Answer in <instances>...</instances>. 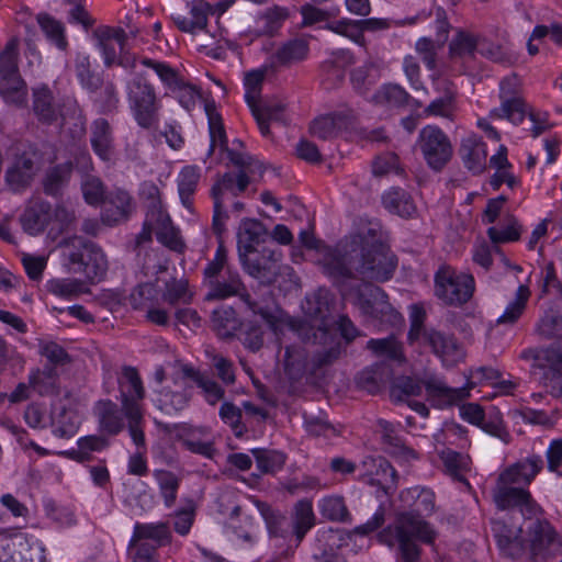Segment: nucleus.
<instances>
[{
	"label": "nucleus",
	"mask_w": 562,
	"mask_h": 562,
	"mask_svg": "<svg viewBox=\"0 0 562 562\" xmlns=\"http://www.w3.org/2000/svg\"><path fill=\"white\" fill-rule=\"evenodd\" d=\"M397 267V257L383 243L378 220L361 218L356 233L345 236L324 258V273L337 286L351 280L386 282Z\"/></svg>",
	"instance_id": "1"
},
{
	"label": "nucleus",
	"mask_w": 562,
	"mask_h": 562,
	"mask_svg": "<svg viewBox=\"0 0 562 562\" xmlns=\"http://www.w3.org/2000/svg\"><path fill=\"white\" fill-rule=\"evenodd\" d=\"M435 512V493L420 488L414 509L400 513L393 525L379 532L381 543L397 546L404 562H419L422 549L418 542L432 546L438 537L435 528L424 519Z\"/></svg>",
	"instance_id": "2"
},
{
	"label": "nucleus",
	"mask_w": 562,
	"mask_h": 562,
	"mask_svg": "<svg viewBox=\"0 0 562 562\" xmlns=\"http://www.w3.org/2000/svg\"><path fill=\"white\" fill-rule=\"evenodd\" d=\"M519 359L531 361L530 375L548 394L562 401V339L524 349Z\"/></svg>",
	"instance_id": "3"
},
{
	"label": "nucleus",
	"mask_w": 562,
	"mask_h": 562,
	"mask_svg": "<svg viewBox=\"0 0 562 562\" xmlns=\"http://www.w3.org/2000/svg\"><path fill=\"white\" fill-rule=\"evenodd\" d=\"M120 402L127 420L130 436L137 447H145L143 430L144 411L142 402L145 398V387L136 368L124 366L117 379Z\"/></svg>",
	"instance_id": "4"
},
{
	"label": "nucleus",
	"mask_w": 562,
	"mask_h": 562,
	"mask_svg": "<svg viewBox=\"0 0 562 562\" xmlns=\"http://www.w3.org/2000/svg\"><path fill=\"white\" fill-rule=\"evenodd\" d=\"M126 98L137 125L144 130L157 128L161 103L155 87L144 74H136L127 81Z\"/></svg>",
	"instance_id": "5"
},
{
	"label": "nucleus",
	"mask_w": 562,
	"mask_h": 562,
	"mask_svg": "<svg viewBox=\"0 0 562 562\" xmlns=\"http://www.w3.org/2000/svg\"><path fill=\"white\" fill-rule=\"evenodd\" d=\"M61 245L67 249L69 269L82 273L90 281L100 280L106 272V258L94 243L79 236L65 239Z\"/></svg>",
	"instance_id": "6"
},
{
	"label": "nucleus",
	"mask_w": 562,
	"mask_h": 562,
	"mask_svg": "<svg viewBox=\"0 0 562 562\" xmlns=\"http://www.w3.org/2000/svg\"><path fill=\"white\" fill-rule=\"evenodd\" d=\"M207 292L206 301L225 300L232 296H238L255 314H259L267 325L273 330L278 329V318L268 310L258 307V304L251 301L244 282L238 272L227 268L223 276L205 283Z\"/></svg>",
	"instance_id": "7"
},
{
	"label": "nucleus",
	"mask_w": 562,
	"mask_h": 562,
	"mask_svg": "<svg viewBox=\"0 0 562 562\" xmlns=\"http://www.w3.org/2000/svg\"><path fill=\"white\" fill-rule=\"evenodd\" d=\"M435 295L445 304L461 306L471 300L475 289L472 274L457 273L450 266H441L435 273Z\"/></svg>",
	"instance_id": "8"
},
{
	"label": "nucleus",
	"mask_w": 562,
	"mask_h": 562,
	"mask_svg": "<svg viewBox=\"0 0 562 562\" xmlns=\"http://www.w3.org/2000/svg\"><path fill=\"white\" fill-rule=\"evenodd\" d=\"M356 306L364 316L380 324L397 326L403 323V316L389 302L383 289L372 283H364L357 289Z\"/></svg>",
	"instance_id": "9"
},
{
	"label": "nucleus",
	"mask_w": 562,
	"mask_h": 562,
	"mask_svg": "<svg viewBox=\"0 0 562 562\" xmlns=\"http://www.w3.org/2000/svg\"><path fill=\"white\" fill-rule=\"evenodd\" d=\"M416 146L427 166L435 171L442 170L452 158L451 142L445 132L436 125H426L419 131Z\"/></svg>",
	"instance_id": "10"
},
{
	"label": "nucleus",
	"mask_w": 562,
	"mask_h": 562,
	"mask_svg": "<svg viewBox=\"0 0 562 562\" xmlns=\"http://www.w3.org/2000/svg\"><path fill=\"white\" fill-rule=\"evenodd\" d=\"M41 153L33 145H21L15 149L12 162L5 171V181L15 192L27 188L40 169Z\"/></svg>",
	"instance_id": "11"
},
{
	"label": "nucleus",
	"mask_w": 562,
	"mask_h": 562,
	"mask_svg": "<svg viewBox=\"0 0 562 562\" xmlns=\"http://www.w3.org/2000/svg\"><path fill=\"white\" fill-rule=\"evenodd\" d=\"M238 256L244 270L261 284H272L280 274V251L265 247L261 251L256 249V252L247 254L239 247Z\"/></svg>",
	"instance_id": "12"
},
{
	"label": "nucleus",
	"mask_w": 562,
	"mask_h": 562,
	"mask_svg": "<svg viewBox=\"0 0 562 562\" xmlns=\"http://www.w3.org/2000/svg\"><path fill=\"white\" fill-rule=\"evenodd\" d=\"M359 469L361 471V480L371 485L376 486L385 495H392L398 483L396 470L383 457H366Z\"/></svg>",
	"instance_id": "13"
},
{
	"label": "nucleus",
	"mask_w": 562,
	"mask_h": 562,
	"mask_svg": "<svg viewBox=\"0 0 562 562\" xmlns=\"http://www.w3.org/2000/svg\"><path fill=\"white\" fill-rule=\"evenodd\" d=\"M0 562H46L45 548L34 537L19 533L2 546Z\"/></svg>",
	"instance_id": "14"
},
{
	"label": "nucleus",
	"mask_w": 562,
	"mask_h": 562,
	"mask_svg": "<svg viewBox=\"0 0 562 562\" xmlns=\"http://www.w3.org/2000/svg\"><path fill=\"white\" fill-rule=\"evenodd\" d=\"M379 434L382 450L392 458L411 462L418 459L417 452L406 445L405 438L401 435V425H395L385 419L378 420Z\"/></svg>",
	"instance_id": "15"
},
{
	"label": "nucleus",
	"mask_w": 562,
	"mask_h": 562,
	"mask_svg": "<svg viewBox=\"0 0 562 562\" xmlns=\"http://www.w3.org/2000/svg\"><path fill=\"white\" fill-rule=\"evenodd\" d=\"M101 204L102 220L110 225L126 221L135 209L132 195L122 189L110 191Z\"/></svg>",
	"instance_id": "16"
},
{
	"label": "nucleus",
	"mask_w": 562,
	"mask_h": 562,
	"mask_svg": "<svg viewBox=\"0 0 562 562\" xmlns=\"http://www.w3.org/2000/svg\"><path fill=\"white\" fill-rule=\"evenodd\" d=\"M493 501L501 510L519 507L521 512L533 513L535 504L531 494L524 487L499 484L493 491Z\"/></svg>",
	"instance_id": "17"
},
{
	"label": "nucleus",
	"mask_w": 562,
	"mask_h": 562,
	"mask_svg": "<svg viewBox=\"0 0 562 562\" xmlns=\"http://www.w3.org/2000/svg\"><path fill=\"white\" fill-rule=\"evenodd\" d=\"M90 144L100 159L112 160L115 150L114 130L106 119L98 117L91 123Z\"/></svg>",
	"instance_id": "18"
},
{
	"label": "nucleus",
	"mask_w": 562,
	"mask_h": 562,
	"mask_svg": "<svg viewBox=\"0 0 562 562\" xmlns=\"http://www.w3.org/2000/svg\"><path fill=\"white\" fill-rule=\"evenodd\" d=\"M424 342L446 363H457L463 358V351L452 335L431 328L424 331Z\"/></svg>",
	"instance_id": "19"
},
{
	"label": "nucleus",
	"mask_w": 562,
	"mask_h": 562,
	"mask_svg": "<svg viewBox=\"0 0 562 562\" xmlns=\"http://www.w3.org/2000/svg\"><path fill=\"white\" fill-rule=\"evenodd\" d=\"M459 155L472 175H481L486 169V145L480 136L472 134L464 137L460 144Z\"/></svg>",
	"instance_id": "20"
},
{
	"label": "nucleus",
	"mask_w": 562,
	"mask_h": 562,
	"mask_svg": "<svg viewBox=\"0 0 562 562\" xmlns=\"http://www.w3.org/2000/svg\"><path fill=\"white\" fill-rule=\"evenodd\" d=\"M183 378L190 379L201 390L205 402L209 405H216L225 397L224 387L216 382L207 372L195 369L191 364L181 367Z\"/></svg>",
	"instance_id": "21"
},
{
	"label": "nucleus",
	"mask_w": 562,
	"mask_h": 562,
	"mask_svg": "<svg viewBox=\"0 0 562 562\" xmlns=\"http://www.w3.org/2000/svg\"><path fill=\"white\" fill-rule=\"evenodd\" d=\"M50 204L43 200L31 202L20 216L22 228L29 235H37L46 228L50 221Z\"/></svg>",
	"instance_id": "22"
},
{
	"label": "nucleus",
	"mask_w": 562,
	"mask_h": 562,
	"mask_svg": "<svg viewBox=\"0 0 562 562\" xmlns=\"http://www.w3.org/2000/svg\"><path fill=\"white\" fill-rule=\"evenodd\" d=\"M32 109L36 119L43 124L50 125L60 116V106L47 86L33 89Z\"/></svg>",
	"instance_id": "23"
},
{
	"label": "nucleus",
	"mask_w": 562,
	"mask_h": 562,
	"mask_svg": "<svg viewBox=\"0 0 562 562\" xmlns=\"http://www.w3.org/2000/svg\"><path fill=\"white\" fill-rule=\"evenodd\" d=\"M29 382L40 396H56L60 393V372L54 366L32 369Z\"/></svg>",
	"instance_id": "24"
},
{
	"label": "nucleus",
	"mask_w": 562,
	"mask_h": 562,
	"mask_svg": "<svg viewBox=\"0 0 562 562\" xmlns=\"http://www.w3.org/2000/svg\"><path fill=\"white\" fill-rule=\"evenodd\" d=\"M93 37L101 49L106 66H111L117 56V52L112 42H116L121 48H124L127 40L126 32L121 27L99 26L93 31Z\"/></svg>",
	"instance_id": "25"
},
{
	"label": "nucleus",
	"mask_w": 562,
	"mask_h": 562,
	"mask_svg": "<svg viewBox=\"0 0 562 562\" xmlns=\"http://www.w3.org/2000/svg\"><path fill=\"white\" fill-rule=\"evenodd\" d=\"M439 459L447 475L470 488V483L465 476L472 469V460L469 454L446 448L439 452Z\"/></svg>",
	"instance_id": "26"
},
{
	"label": "nucleus",
	"mask_w": 562,
	"mask_h": 562,
	"mask_svg": "<svg viewBox=\"0 0 562 562\" xmlns=\"http://www.w3.org/2000/svg\"><path fill=\"white\" fill-rule=\"evenodd\" d=\"M308 53V38L302 35L283 42L272 57L278 66L289 67L306 59Z\"/></svg>",
	"instance_id": "27"
},
{
	"label": "nucleus",
	"mask_w": 562,
	"mask_h": 562,
	"mask_svg": "<svg viewBox=\"0 0 562 562\" xmlns=\"http://www.w3.org/2000/svg\"><path fill=\"white\" fill-rule=\"evenodd\" d=\"M99 428L101 431L115 436L124 429V413L111 400H101L97 402L94 407Z\"/></svg>",
	"instance_id": "28"
},
{
	"label": "nucleus",
	"mask_w": 562,
	"mask_h": 562,
	"mask_svg": "<svg viewBox=\"0 0 562 562\" xmlns=\"http://www.w3.org/2000/svg\"><path fill=\"white\" fill-rule=\"evenodd\" d=\"M372 101L390 109H402L406 106L419 108L422 103L413 99L401 86L395 83L383 85L372 97Z\"/></svg>",
	"instance_id": "29"
},
{
	"label": "nucleus",
	"mask_w": 562,
	"mask_h": 562,
	"mask_svg": "<svg viewBox=\"0 0 562 562\" xmlns=\"http://www.w3.org/2000/svg\"><path fill=\"white\" fill-rule=\"evenodd\" d=\"M72 162L66 161L46 169L42 187L46 195L60 198L72 176Z\"/></svg>",
	"instance_id": "30"
},
{
	"label": "nucleus",
	"mask_w": 562,
	"mask_h": 562,
	"mask_svg": "<svg viewBox=\"0 0 562 562\" xmlns=\"http://www.w3.org/2000/svg\"><path fill=\"white\" fill-rule=\"evenodd\" d=\"M294 547L297 548L303 541L306 533L315 525V515L312 502L308 499L299 501L293 508L292 518L290 519Z\"/></svg>",
	"instance_id": "31"
},
{
	"label": "nucleus",
	"mask_w": 562,
	"mask_h": 562,
	"mask_svg": "<svg viewBox=\"0 0 562 562\" xmlns=\"http://www.w3.org/2000/svg\"><path fill=\"white\" fill-rule=\"evenodd\" d=\"M190 18L181 14L172 15L177 27L182 32L196 33L206 27L207 15L211 12L210 4L204 0H193L188 3Z\"/></svg>",
	"instance_id": "32"
},
{
	"label": "nucleus",
	"mask_w": 562,
	"mask_h": 562,
	"mask_svg": "<svg viewBox=\"0 0 562 562\" xmlns=\"http://www.w3.org/2000/svg\"><path fill=\"white\" fill-rule=\"evenodd\" d=\"M254 504L262 516L270 537L290 540L293 538L291 522L288 517L265 502L255 499Z\"/></svg>",
	"instance_id": "33"
},
{
	"label": "nucleus",
	"mask_w": 562,
	"mask_h": 562,
	"mask_svg": "<svg viewBox=\"0 0 562 562\" xmlns=\"http://www.w3.org/2000/svg\"><path fill=\"white\" fill-rule=\"evenodd\" d=\"M348 120L342 113L334 112L314 119L310 125L312 136L322 140L337 137L347 127Z\"/></svg>",
	"instance_id": "34"
},
{
	"label": "nucleus",
	"mask_w": 562,
	"mask_h": 562,
	"mask_svg": "<svg viewBox=\"0 0 562 562\" xmlns=\"http://www.w3.org/2000/svg\"><path fill=\"white\" fill-rule=\"evenodd\" d=\"M423 387L426 389L430 400H439L445 404L452 405L469 396V392L463 387H449L442 380L435 375H429L422 380Z\"/></svg>",
	"instance_id": "35"
},
{
	"label": "nucleus",
	"mask_w": 562,
	"mask_h": 562,
	"mask_svg": "<svg viewBox=\"0 0 562 562\" xmlns=\"http://www.w3.org/2000/svg\"><path fill=\"white\" fill-rule=\"evenodd\" d=\"M171 533L167 522L158 524H140L136 522L133 530V536L130 541V548L142 543L143 540H151V546H157V549L164 543L170 541Z\"/></svg>",
	"instance_id": "36"
},
{
	"label": "nucleus",
	"mask_w": 562,
	"mask_h": 562,
	"mask_svg": "<svg viewBox=\"0 0 562 562\" xmlns=\"http://www.w3.org/2000/svg\"><path fill=\"white\" fill-rule=\"evenodd\" d=\"M250 110L263 136L270 134L269 122L284 123L285 105L279 101H258Z\"/></svg>",
	"instance_id": "37"
},
{
	"label": "nucleus",
	"mask_w": 562,
	"mask_h": 562,
	"mask_svg": "<svg viewBox=\"0 0 562 562\" xmlns=\"http://www.w3.org/2000/svg\"><path fill=\"white\" fill-rule=\"evenodd\" d=\"M530 549L532 555L546 557L547 551L555 544L557 533L546 520H537L529 528Z\"/></svg>",
	"instance_id": "38"
},
{
	"label": "nucleus",
	"mask_w": 562,
	"mask_h": 562,
	"mask_svg": "<svg viewBox=\"0 0 562 562\" xmlns=\"http://www.w3.org/2000/svg\"><path fill=\"white\" fill-rule=\"evenodd\" d=\"M382 204L390 213L409 218L416 214V205L408 192L393 188L382 195Z\"/></svg>",
	"instance_id": "39"
},
{
	"label": "nucleus",
	"mask_w": 562,
	"mask_h": 562,
	"mask_svg": "<svg viewBox=\"0 0 562 562\" xmlns=\"http://www.w3.org/2000/svg\"><path fill=\"white\" fill-rule=\"evenodd\" d=\"M267 234V228L260 221L244 218L238 232V248L241 247V252H256V245L261 243Z\"/></svg>",
	"instance_id": "40"
},
{
	"label": "nucleus",
	"mask_w": 562,
	"mask_h": 562,
	"mask_svg": "<svg viewBox=\"0 0 562 562\" xmlns=\"http://www.w3.org/2000/svg\"><path fill=\"white\" fill-rule=\"evenodd\" d=\"M0 95L9 104H25L27 87L21 75L0 78Z\"/></svg>",
	"instance_id": "41"
},
{
	"label": "nucleus",
	"mask_w": 562,
	"mask_h": 562,
	"mask_svg": "<svg viewBox=\"0 0 562 562\" xmlns=\"http://www.w3.org/2000/svg\"><path fill=\"white\" fill-rule=\"evenodd\" d=\"M288 18V9L281 7L269 8L258 16L254 32L257 36L273 35Z\"/></svg>",
	"instance_id": "42"
},
{
	"label": "nucleus",
	"mask_w": 562,
	"mask_h": 562,
	"mask_svg": "<svg viewBox=\"0 0 562 562\" xmlns=\"http://www.w3.org/2000/svg\"><path fill=\"white\" fill-rule=\"evenodd\" d=\"M190 401L191 393L187 390L164 389L158 394L157 407L167 415H173L187 408Z\"/></svg>",
	"instance_id": "43"
},
{
	"label": "nucleus",
	"mask_w": 562,
	"mask_h": 562,
	"mask_svg": "<svg viewBox=\"0 0 562 562\" xmlns=\"http://www.w3.org/2000/svg\"><path fill=\"white\" fill-rule=\"evenodd\" d=\"M36 21L45 34L46 38L54 44L58 49L65 50L68 46L66 31L64 24L53 18L48 13H40Z\"/></svg>",
	"instance_id": "44"
},
{
	"label": "nucleus",
	"mask_w": 562,
	"mask_h": 562,
	"mask_svg": "<svg viewBox=\"0 0 562 562\" xmlns=\"http://www.w3.org/2000/svg\"><path fill=\"white\" fill-rule=\"evenodd\" d=\"M200 177V169L196 166H186L179 173L178 192L182 204L187 209L192 206V195L196 190Z\"/></svg>",
	"instance_id": "45"
},
{
	"label": "nucleus",
	"mask_w": 562,
	"mask_h": 562,
	"mask_svg": "<svg viewBox=\"0 0 562 562\" xmlns=\"http://www.w3.org/2000/svg\"><path fill=\"white\" fill-rule=\"evenodd\" d=\"M423 392L420 379L402 375L390 387V397L394 403L406 402L408 397L419 396Z\"/></svg>",
	"instance_id": "46"
},
{
	"label": "nucleus",
	"mask_w": 562,
	"mask_h": 562,
	"mask_svg": "<svg viewBox=\"0 0 562 562\" xmlns=\"http://www.w3.org/2000/svg\"><path fill=\"white\" fill-rule=\"evenodd\" d=\"M205 112L207 115L211 137L209 155H212L216 146H220L222 149H227V137L222 116L216 111L214 102L205 104Z\"/></svg>",
	"instance_id": "47"
},
{
	"label": "nucleus",
	"mask_w": 562,
	"mask_h": 562,
	"mask_svg": "<svg viewBox=\"0 0 562 562\" xmlns=\"http://www.w3.org/2000/svg\"><path fill=\"white\" fill-rule=\"evenodd\" d=\"M367 348L379 357H385L397 362L405 361L403 345L393 335L381 339H370L367 342Z\"/></svg>",
	"instance_id": "48"
},
{
	"label": "nucleus",
	"mask_w": 562,
	"mask_h": 562,
	"mask_svg": "<svg viewBox=\"0 0 562 562\" xmlns=\"http://www.w3.org/2000/svg\"><path fill=\"white\" fill-rule=\"evenodd\" d=\"M19 46V37L12 36L0 52V78L20 75Z\"/></svg>",
	"instance_id": "49"
},
{
	"label": "nucleus",
	"mask_w": 562,
	"mask_h": 562,
	"mask_svg": "<svg viewBox=\"0 0 562 562\" xmlns=\"http://www.w3.org/2000/svg\"><path fill=\"white\" fill-rule=\"evenodd\" d=\"M157 221L160 222V227L156 232L157 240L172 251L183 252L186 245L179 229L171 224L169 216L164 214L162 217H157Z\"/></svg>",
	"instance_id": "50"
},
{
	"label": "nucleus",
	"mask_w": 562,
	"mask_h": 562,
	"mask_svg": "<svg viewBox=\"0 0 562 562\" xmlns=\"http://www.w3.org/2000/svg\"><path fill=\"white\" fill-rule=\"evenodd\" d=\"M218 416L231 428L235 437L241 438L248 431L246 424L243 422L241 407H238L233 402L222 401Z\"/></svg>",
	"instance_id": "51"
},
{
	"label": "nucleus",
	"mask_w": 562,
	"mask_h": 562,
	"mask_svg": "<svg viewBox=\"0 0 562 562\" xmlns=\"http://www.w3.org/2000/svg\"><path fill=\"white\" fill-rule=\"evenodd\" d=\"M535 333L544 340L562 339V314L554 310L547 311L537 323Z\"/></svg>",
	"instance_id": "52"
},
{
	"label": "nucleus",
	"mask_w": 562,
	"mask_h": 562,
	"mask_svg": "<svg viewBox=\"0 0 562 562\" xmlns=\"http://www.w3.org/2000/svg\"><path fill=\"white\" fill-rule=\"evenodd\" d=\"M261 473H276L285 463L286 456L278 450L256 448L251 450Z\"/></svg>",
	"instance_id": "53"
},
{
	"label": "nucleus",
	"mask_w": 562,
	"mask_h": 562,
	"mask_svg": "<svg viewBox=\"0 0 562 562\" xmlns=\"http://www.w3.org/2000/svg\"><path fill=\"white\" fill-rule=\"evenodd\" d=\"M529 296V288L519 285L516 291L515 300L507 305L504 313L497 318V324H515L522 315Z\"/></svg>",
	"instance_id": "54"
},
{
	"label": "nucleus",
	"mask_w": 562,
	"mask_h": 562,
	"mask_svg": "<svg viewBox=\"0 0 562 562\" xmlns=\"http://www.w3.org/2000/svg\"><path fill=\"white\" fill-rule=\"evenodd\" d=\"M479 35L464 30H458L449 44L451 58L473 56L476 52Z\"/></svg>",
	"instance_id": "55"
},
{
	"label": "nucleus",
	"mask_w": 562,
	"mask_h": 562,
	"mask_svg": "<svg viewBox=\"0 0 562 562\" xmlns=\"http://www.w3.org/2000/svg\"><path fill=\"white\" fill-rule=\"evenodd\" d=\"M75 71L83 88L90 91H97L102 80L99 75L91 70L90 58L87 55L78 54L75 60Z\"/></svg>",
	"instance_id": "56"
},
{
	"label": "nucleus",
	"mask_w": 562,
	"mask_h": 562,
	"mask_svg": "<svg viewBox=\"0 0 562 562\" xmlns=\"http://www.w3.org/2000/svg\"><path fill=\"white\" fill-rule=\"evenodd\" d=\"M158 291L154 283L145 282L137 285L130 294V303L134 310L147 311L155 306Z\"/></svg>",
	"instance_id": "57"
},
{
	"label": "nucleus",
	"mask_w": 562,
	"mask_h": 562,
	"mask_svg": "<svg viewBox=\"0 0 562 562\" xmlns=\"http://www.w3.org/2000/svg\"><path fill=\"white\" fill-rule=\"evenodd\" d=\"M154 475L158 482L166 507H171L177 499V492L180 485L179 479L175 473L166 470H156Z\"/></svg>",
	"instance_id": "58"
},
{
	"label": "nucleus",
	"mask_w": 562,
	"mask_h": 562,
	"mask_svg": "<svg viewBox=\"0 0 562 562\" xmlns=\"http://www.w3.org/2000/svg\"><path fill=\"white\" fill-rule=\"evenodd\" d=\"M38 353L47 360L45 366H54L56 370L71 362L69 353L55 341L40 340Z\"/></svg>",
	"instance_id": "59"
},
{
	"label": "nucleus",
	"mask_w": 562,
	"mask_h": 562,
	"mask_svg": "<svg viewBox=\"0 0 562 562\" xmlns=\"http://www.w3.org/2000/svg\"><path fill=\"white\" fill-rule=\"evenodd\" d=\"M319 510L324 518L330 521L345 522L350 515L341 496H329L322 499Z\"/></svg>",
	"instance_id": "60"
},
{
	"label": "nucleus",
	"mask_w": 562,
	"mask_h": 562,
	"mask_svg": "<svg viewBox=\"0 0 562 562\" xmlns=\"http://www.w3.org/2000/svg\"><path fill=\"white\" fill-rule=\"evenodd\" d=\"M492 117L507 119L514 124H520L525 119L524 101L520 98H507L501 106L492 110Z\"/></svg>",
	"instance_id": "61"
},
{
	"label": "nucleus",
	"mask_w": 562,
	"mask_h": 562,
	"mask_svg": "<svg viewBox=\"0 0 562 562\" xmlns=\"http://www.w3.org/2000/svg\"><path fill=\"white\" fill-rule=\"evenodd\" d=\"M212 321L217 334L224 338L233 337L235 331L241 326L233 308L214 311Z\"/></svg>",
	"instance_id": "62"
},
{
	"label": "nucleus",
	"mask_w": 562,
	"mask_h": 562,
	"mask_svg": "<svg viewBox=\"0 0 562 562\" xmlns=\"http://www.w3.org/2000/svg\"><path fill=\"white\" fill-rule=\"evenodd\" d=\"M46 289L56 296L72 299L83 292V282L77 279H52L47 282Z\"/></svg>",
	"instance_id": "63"
},
{
	"label": "nucleus",
	"mask_w": 562,
	"mask_h": 562,
	"mask_svg": "<svg viewBox=\"0 0 562 562\" xmlns=\"http://www.w3.org/2000/svg\"><path fill=\"white\" fill-rule=\"evenodd\" d=\"M53 432L59 438H70L78 429L77 416L66 407H61L58 415L53 417Z\"/></svg>",
	"instance_id": "64"
}]
</instances>
